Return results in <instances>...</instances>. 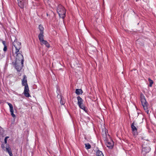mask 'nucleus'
<instances>
[{"label":"nucleus","instance_id":"20","mask_svg":"<svg viewBox=\"0 0 156 156\" xmlns=\"http://www.w3.org/2000/svg\"><path fill=\"white\" fill-rule=\"evenodd\" d=\"M148 81H149V83H150L149 86L150 87H151L152 86V84L153 83V81L152 80H151V79L150 78H148Z\"/></svg>","mask_w":156,"mask_h":156},{"label":"nucleus","instance_id":"11","mask_svg":"<svg viewBox=\"0 0 156 156\" xmlns=\"http://www.w3.org/2000/svg\"><path fill=\"white\" fill-rule=\"evenodd\" d=\"M131 127L133 131L134 135H136L137 134V129L134 126V122L132 123L131 125Z\"/></svg>","mask_w":156,"mask_h":156},{"label":"nucleus","instance_id":"1","mask_svg":"<svg viewBox=\"0 0 156 156\" xmlns=\"http://www.w3.org/2000/svg\"><path fill=\"white\" fill-rule=\"evenodd\" d=\"M27 82V77L26 75H24L23 79L22 80V84L23 86H25L23 94L25 97L28 98L30 96L29 93V89Z\"/></svg>","mask_w":156,"mask_h":156},{"label":"nucleus","instance_id":"24","mask_svg":"<svg viewBox=\"0 0 156 156\" xmlns=\"http://www.w3.org/2000/svg\"><path fill=\"white\" fill-rule=\"evenodd\" d=\"M60 103L62 105H63L64 104V103L62 101V99H61Z\"/></svg>","mask_w":156,"mask_h":156},{"label":"nucleus","instance_id":"19","mask_svg":"<svg viewBox=\"0 0 156 156\" xmlns=\"http://www.w3.org/2000/svg\"><path fill=\"white\" fill-rule=\"evenodd\" d=\"M85 145L86 148L87 150L90 149L91 147L89 143L85 144Z\"/></svg>","mask_w":156,"mask_h":156},{"label":"nucleus","instance_id":"17","mask_svg":"<svg viewBox=\"0 0 156 156\" xmlns=\"http://www.w3.org/2000/svg\"><path fill=\"white\" fill-rule=\"evenodd\" d=\"M41 43H42L43 44L45 45L46 47H47L49 48L50 47L49 44L46 41L44 40L41 42Z\"/></svg>","mask_w":156,"mask_h":156},{"label":"nucleus","instance_id":"12","mask_svg":"<svg viewBox=\"0 0 156 156\" xmlns=\"http://www.w3.org/2000/svg\"><path fill=\"white\" fill-rule=\"evenodd\" d=\"M5 150L6 151L8 152L10 156H12L13 155L12 153V151L10 147H9V145L6 146Z\"/></svg>","mask_w":156,"mask_h":156},{"label":"nucleus","instance_id":"6","mask_svg":"<svg viewBox=\"0 0 156 156\" xmlns=\"http://www.w3.org/2000/svg\"><path fill=\"white\" fill-rule=\"evenodd\" d=\"M21 53H22V51H20L19 52H17V53L15 52V53L16 55V60H18V61L24 62L23 57Z\"/></svg>","mask_w":156,"mask_h":156},{"label":"nucleus","instance_id":"4","mask_svg":"<svg viewBox=\"0 0 156 156\" xmlns=\"http://www.w3.org/2000/svg\"><path fill=\"white\" fill-rule=\"evenodd\" d=\"M13 44L16 49L15 53L19 52L20 50L21 47V43L17 41L16 40H15L13 43Z\"/></svg>","mask_w":156,"mask_h":156},{"label":"nucleus","instance_id":"9","mask_svg":"<svg viewBox=\"0 0 156 156\" xmlns=\"http://www.w3.org/2000/svg\"><path fill=\"white\" fill-rule=\"evenodd\" d=\"M144 143L142 145V150L143 152H144L145 153L148 152L150 151V148L148 146H146Z\"/></svg>","mask_w":156,"mask_h":156},{"label":"nucleus","instance_id":"26","mask_svg":"<svg viewBox=\"0 0 156 156\" xmlns=\"http://www.w3.org/2000/svg\"><path fill=\"white\" fill-rule=\"evenodd\" d=\"M4 141L5 143L6 144L7 143V140H6V137H5L4 140Z\"/></svg>","mask_w":156,"mask_h":156},{"label":"nucleus","instance_id":"28","mask_svg":"<svg viewBox=\"0 0 156 156\" xmlns=\"http://www.w3.org/2000/svg\"><path fill=\"white\" fill-rule=\"evenodd\" d=\"M6 137V140H7V138H8V137Z\"/></svg>","mask_w":156,"mask_h":156},{"label":"nucleus","instance_id":"2","mask_svg":"<svg viewBox=\"0 0 156 156\" xmlns=\"http://www.w3.org/2000/svg\"><path fill=\"white\" fill-rule=\"evenodd\" d=\"M57 12L60 18H63L65 16L66 10L64 7L61 5L58 7Z\"/></svg>","mask_w":156,"mask_h":156},{"label":"nucleus","instance_id":"15","mask_svg":"<svg viewBox=\"0 0 156 156\" xmlns=\"http://www.w3.org/2000/svg\"><path fill=\"white\" fill-rule=\"evenodd\" d=\"M83 93V91L81 89H77L76 90V93L78 94H82Z\"/></svg>","mask_w":156,"mask_h":156},{"label":"nucleus","instance_id":"8","mask_svg":"<svg viewBox=\"0 0 156 156\" xmlns=\"http://www.w3.org/2000/svg\"><path fill=\"white\" fill-rule=\"evenodd\" d=\"M19 6L21 8L24 7L26 3V0H17Z\"/></svg>","mask_w":156,"mask_h":156},{"label":"nucleus","instance_id":"7","mask_svg":"<svg viewBox=\"0 0 156 156\" xmlns=\"http://www.w3.org/2000/svg\"><path fill=\"white\" fill-rule=\"evenodd\" d=\"M140 98L143 107L147 106V103L146 100L143 94L141 95Z\"/></svg>","mask_w":156,"mask_h":156},{"label":"nucleus","instance_id":"5","mask_svg":"<svg viewBox=\"0 0 156 156\" xmlns=\"http://www.w3.org/2000/svg\"><path fill=\"white\" fill-rule=\"evenodd\" d=\"M77 100L78 101V104L79 107L81 109L85 110V107L83 104V101L82 98L80 96L77 97Z\"/></svg>","mask_w":156,"mask_h":156},{"label":"nucleus","instance_id":"18","mask_svg":"<svg viewBox=\"0 0 156 156\" xmlns=\"http://www.w3.org/2000/svg\"><path fill=\"white\" fill-rule=\"evenodd\" d=\"M96 153L97 156H104L102 152L99 150L97 151Z\"/></svg>","mask_w":156,"mask_h":156},{"label":"nucleus","instance_id":"23","mask_svg":"<svg viewBox=\"0 0 156 156\" xmlns=\"http://www.w3.org/2000/svg\"><path fill=\"white\" fill-rule=\"evenodd\" d=\"M7 50V47L6 46H4V48H3V51H5Z\"/></svg>","mask_w":156,"mask_h":156},{"label":"nucleus","instance_id":"10","mask_svg":"<svg viewBox=\"0 0 156 156\" xmlns=\"http://www.w3.org/2000/svg\"><path fill=\"white\" fill-rule=\"evenodd\" d=\"M8 104L10 108V111L11 113V115L12 117L14 118L16 117V116L13 113L14 111L13 109V106L12 104L9 103H8Z\"/></svg>","mask_w":156,"mask_h":156},{"label":"nucleus","instance_id":"16","mask_svg":"<svg viewBox=\"0 0 156 156\" xmlns=\"http://www.w3.org/2000/svg\"><path fill=\"white\" fill-rule=\"evenodd\" d=\"M40 31V33L44 34V28L41 25H40L38 27Z\"/></svg>","mask_w":156,"mask_h":156},{"label":"nucleus","instance_id":"13","mask_svg":"<svg viewBox=\"0 0 156 156\" xmlns=\"http://www.w3.org/2000/svg\"><path fill=\"white\" fill-rule=\"evenodd\" d=\"M105 144L106 146L109 148H112L113 146V143L112 141L110 142L107 141L106 143Z\"/></svg>","mask_w":156,"mask_h":156},{"label":"nucleus","instance_id":"3","mask_svg":"<svg viewBox=\"0 0 156 156\" xmlns=\"http://www.w3.org/2000/svg\"><path fill=\"white\" fill-rule=\"evenodd\" d=\"M23 62L18 61L16 60L14 64L16 69L18 71H20L21 70L23 66Z\"/></svg>","mask_w":156,"mask_h":156},{"label":"nucleus","instance_id":"21","mask_svg":"<svg viewBox=\"0 0 156 156\" xmlns=\"http://www.w3.org/2000/svg\"><path fill=\"white\" fill-rule=\"evenodd\" d=\"M143 108H144V109L145 111V112H147V114H148L149 111L148 109L147 106H144L143 107Z\"/></svg>","mask_w":156,"mask_h":156},{"label":"nucleus","instance_id":"27","mask_svg":"<svg viewBox=\"0 0 156 156\" xmlns=\"http://www.w3.org/2000/svg\"><path fill=\"white\" fill-rule=\"evenodd\" d=\"M47 16H48V13H47Z\"/></svg>","mask_w":156,"mask_h":156},{"label":"nucleus","instance_id":"14","mask_svg":"<svg viewBox=\"0 0 156 156\" xmlns=\"http://www.w3.org/2000/svg\"><path fill=\"white\" fill-rule=\"evenodd\" d=\"M43 34H44L40 33L38 35L39 39L41 42L44 40Z\"/></svg>","mask_w":156,"mask_h":156},{"label":"nucleus","instance_id":"22","mask_svg":"<svg viewBox=\"0 0 156 156\" xmlns=\"http://www.w3.org/2000/svg\"><path fill=\"white\" fill-rule=\"evenodd\" d=\"M1 147L2 148V149H3V150H5V149L6 148H5V147L4 146V145L3 144H2V145H1Z\"/></svg>","mask_w":156,"mask_h":156},{"label":"nucleus","instance_id":"25","mask_svg":"<svg viewBox=\"0 0 156 156\" xmlns=\"http://www.w3.org/2000/svg\"><path fill=\"white\" fill-rule=\"evenodd\" d=\"M2 43H3V44L4 45V46H6V45L5 44V41H3Z\"/></svg>","mask_w":156,"mask_h":156}]
</instances>
